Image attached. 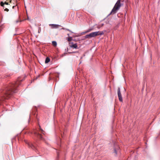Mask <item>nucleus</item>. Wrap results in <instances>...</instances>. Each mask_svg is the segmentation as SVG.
<instances>
[{
	"mask_svg": "<svg viewBox=\"0 0 160 160\" xmlns=\"http://www.w3.org/2000/svg\"><path fill=\"white\" fill-rule=\"evenodd\" d=\"M50 61V59L48 58L47 57L45 60V63H48Z\"/></svg>",
	"mask_w": 160,
	"mask_h": 160,
	"instance_id": "9",
	"label": "nucleus"
},
{
	"mask_svg": "<svg viewBox=\"0 0 160 160\" xmlns=\"http://www.w3.org/2000/svg\"><path fill=\"white\" fill-rule=\"evenodd\" d=\"M67 35H68V36L69 37H69V34L68 33V34H67Z\"/></svg>",
	"mask_w": 160,
	"mask_h": 160,
	"instance_id": "21",
	"label": "nucleus"
},
{
	"mask_svg": "<svg viewBox=\"0 0 160 160\" xmlns=\"http://www.w3.org/2000/svg\"><path fill=\"white\" fill-rule=\"evenodd\" d=\"M62 29H63V30H67V31H69L71 33H73V32L71 31L70 30H69V29H67V28H63Z\"/></svg>",
	"mask_w": 160,
	"mask_h": 160,
	"instance_id": "12",
	"label": "nucleus"
},
{
	"mask_svg": "<svg viewBox=\"0 0 160 160\" xmlns=\"http://www.w3.org/2000/svg\"><path fill=\"white\" fill-rule=\"evenodd\" d=\"M72 37H69V38H67V39L68 41H70L72 40Z\"/></svg>",
	"mask_w": 160,
	"mask_h": 160,
	"instance_id": "15",
	"label": "nucleus"
},
{
	"mask_svg": "<svg viewBox=\"0 0 160 160\" xmlns=\"http://www.w3.org/2000/svg\"><path fill=\"white\" fill-rule=\"evenodd\" d=\"M75 52H70V53H75Z\"/></svg>",
	"mask_w": 160,
	"mask_h": 160,
	"instance_id": "22",
	"label": "nucleus"
},
{
	"mask_svg": "<svg viewBox=\"0 0 160 160\" xmlns=\"http://www.w3.org/2000/svg\"><path fill=\"white\" fill-rule=\"evenodd\" d=\"M34 134L38 138L42 140L43 138H42V135L40 134L39 133L35 132H34Z\"/></svg>",
	"mask_w": 160,
	"mask_h": 160,
	"instance_id": "6",
	"label": "nucleus"
},
{
	"mask_svg": "<svg viewBox=\"0 0 160 160\" xmlns=\"http://www.w3.org/2000/svg\"><path fill=\"white\" fill-rule=\"evenodd\" d=\"M103 25H104V24H103V23H101V24L99 25L100 27H99V26L98 27V28H100V27H102L103 26Z\"/></svg>",
	"mask_w": 160,
	"mask_h": 160,
	"instance_id": "16",
	"label": "nucleus"
},
{
	"mask_svg": "<svg viewBox=\"0 0 160 160\" xmlns=\"http://www.w3.org/2000/svg\"><path fill=\"white\" fill-rule=\"evenodd\" d=\"M15 7V6H13L12 7V8H13V9Z\"/></svg>",
	"mask_w": 160,
	"mask_h": 160,
	"instance_id": "23",
	"label": "nucleus"
},
{
	"mask_svg": "<svg viewBox=\"0 0 160 160\" xmlns=\"http://www.w3.org/2000/svg\"><path fill=\"white\" fill-rule=\"evenodd\" d=\"M52 45L54 46H56L57 45V42L55 41H53L52 42Z\"/></svg>",
	"mask_w": 160,
	"mask_h": 160,
	"instance_id": "11",
	"label": "nucleus"
},
{
	"mask_svg": "<svg viewBox=\"0 0 160 160\" xmlns=\"http://www.w3.org/2000/svg\"><path fill=\"white\" fill-rule=\"evenodd\" d=\"M18 85V82L12 83L3 90L1 92L0 100L2 102L5 99H8L14 93L16 92Z\"/></svg>",
	"mask_w": 160,
	"mask_h": 160,
	"instance_id": "1",
	"label": "nucleus"
},
{
	"mask_svg": "<svg viewBox=\"0 0 160 160\" xmlns=\"http://www.w3.org/2000/svg\"><path fill=\"white\" fill-rule=\"evenodd\" d=\"M40 128V130L41 131V132L43 134H45V132L41 128L40 126H39Z\"/></svg>",
	"mask_w": 160,
	"mask_h": 160,
	"instance_id": "13",
	"label": "nucleus"
},
{
	"mask_svg": "<svg viewBox=\"0 0 160 160\" xmlns=\"http://www.w3.org/2000/svg\"><path fill=\"white\" fill-rule=\"evenodd\" d=\"M114 152L115 153V155H117V152L115 149H114Z\"/></svg>",
	"mask_w": 160,
	"mask_h": 160,
	"instance_id": "17",
	"label": "nucleus"
},
{
	"mask_svg": "<svg viewBox=\"0 0 160 160\" xmlns=\"http://www.w3.org/2000/svg\"><path fill=\"white\" fill-rule=\"evenodd\" d=\"M118 95L119 101L122 102L123 99L122 96V95L120 92V88H118Z\"/></svg>",
	"mask_w": 160,
	"mask_h": 160,
	"instance_id": "4",
	"label": "nucleus"
},
{
	"mask_svg": "<svg viewBox=\"0 0 160 160\" xmlns=\"http://www.w3.org/2000/svg\"><path fill=\"white\" fill-rule=\"evenodd\" d=\"M4 3H3L2 2H1L0 5L1 6L4 7Z\"/></svg>",
	"mask_w": 160,
	"mask_h": 160,
	"instance_id": "14",
	"label": "nucleus"
},
{
	"mask_svg": "<svg viewBox=\"0 0 160 160\" xmlns=\"http://www.w3.org/2000/svg\"><path fill=\"white\" fill-rule=\"evenodd\" d=\"M4 10L5 11H6L7 12H8L9 11V9L7 8H6L4 9Z\"/></svg>",
	"mask_w": 160,
	"mask_h": 160,
	"instance_id": "18",
	"label": "nucleus"
},
{
	"mask_svg": "<svg viewBox=\"0 0 160 160\" xmlns=\"http://www.w3.org/2000/svg\"><path fill=\"white\" fill-rule=\"evenodd\" d=\"M4 4H6V5H8V2H5V3H4Z\"/></svg>",
	"mask_w": 160,
	"mask_h": 160,
	"instance_id": "19",
	"label": "nucleus"
},
{
	"mask_svg": "<svg viewBox=\"0 0 160 160\" xmlns=\"http://www.w3.org/2000/svg\"><path fill=\"white\" fill-rule=\"evenodd\" d=\"M71 43L72 44V45H70L71 47L73 48H75V49H78V47L77 43H76L75 44H73V42H71Z\"/></svg>",
	"mask_w": 160,
	"mask_h": 160,
	"instance_id": "8",
	"label": "nucleus"
},
{
	"mask_svg": "<svg viewBox=\"0 0 160 160\" xmlns=\"http://www.w3.org/2000/svg\"><path fill=\"white\" fill-rule=\"evenodd\" d=\"M120 0H118L108 15H110L112 13L114 14L116 13L117 10L119 9L121 6V4L120 3Z\"/></svg>",
	"mask_w": 160,
	"mask_h": 160,
	"instance_id": "2",
	"label": "nucleus"
},
{
	"mask_svg": "<svg viewBox=\"0 0 160 160\" xmlns=\"http://www.w3.org/2000/svg\"><path fill=\"white\" fill-rule=\"evenodd\" d=\"M25 143L28 145L29 148H31L32 149H35V147L32 144L31 142H29L27 141H25Z\"/></svg>",
	"mask_w": 160,
	"mask_h": 160,
	"instance_id": "5",
	"label": "nucleus"
},
{
	"mask_svg": "<svg viewBox=\"0 0 160 160\" xmlns=\"http://www.w3.org/2000/svg\"><path fill=\"white\" fill-rule=\"evenodd\" d=\"M104 32L103 31H97V32H92V33H91L85 36V38H93L94 37L96 36H98V35H102L104 34Z\"/></svg>",
	"mask_w": 160,
	"mask_h": 160,
	"instance_id": "3",
	"label": "nucleus"
},
{
	"mask_svg": "<svg viewBox=\"0 0 160 160\" xmlns=\"http://www.w3.org/2000/svg\"><path fill=\"white\" fill-rule=\"evenodd\" d=\"M52 28H58L59 25L56 24H50L49 25Z\"/></svg>",
	"mask_w": 160,
	"mask_h": 160,
	"instance_id": "7",
	"label": "nucleus"
},
{
	"mask_svg": "<svg viewBox=\"0 0 160 160\" xmlns=\"http://www.w3.org/2000/svg\"><path fill=\"white\" fill-rule=\"evenodd\" d=\"M93 28H89L87 31L85 32H84V33H86L89 32L91 31H92L93 30Z\"/></svg>",
	"mask_w": 160,
	"mask_h": 160,
	"instance_id": "10",
	"label": "nucleus"
},
{
	"mask_svg": "<svg viewBox=\"0 0 160 160\" xmlns=\"http://www.w3.org/2000/svg\"><path fill=\"white\" fill-rule=\"evenodd\" d=\"M16 23H18V22H19V21L17 20V21H16Z\"/></svg>",
	"mask_w": 160,
	"mask_h": 160,
	"instance_id": "20",
	"label": "nucleus"
}]
</instances>
